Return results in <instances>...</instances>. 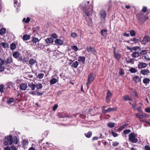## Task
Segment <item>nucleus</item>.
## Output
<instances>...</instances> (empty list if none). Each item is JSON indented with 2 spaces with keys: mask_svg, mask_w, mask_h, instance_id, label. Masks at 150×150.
I'll return each instance as SVG.
<instances>
[{
  "mask_svg": "<svg viewBox=\"0 0 150 150\" xmlns=\"http://www.w3.org/2000/svg\"><path fill=\"white\" fill-rule=\"evenodd\" d=\"M129 140L132 143H137L138 141L137 135L133 132L130 133L129 135Z\"/></svg>",
  "mask_w": 150,
  "mask_h": 150,
  "instance_id": "nucleus-1",
  "label": "nucleus"
},
{
  "mask_svg": "<svg viewBox=\"0 0 150 150\" xmlns=\"http://www.w3.org/2000/svg\"><path fill=\"white\" fill-rule=\"evenodd\" d=\"M9 142V145H11L13 143L12 136L10 135L8 137H6L4 140V143L6 145H7Z\"/></svg>",
  "mask_w": 150,
  "mask_h": 150,
  "instance_id": "nucleus-2",
  "label": "nucleus"
},
{
  "mask_svg": "<svg viewBox=\"0 0 150 150\" xmlns=\"http://www.w3.org/2000/svg\"><path fill=\"white\" fill-rule=\"evenodd\" d=\"M95 76L96 75L94 74H91L89 75L88 77V80L86 83V84L88 87V85L91 83L93 81Z\"/></svg>",
  "mask_w": 150,
  "mask_h": 150,
  "instance_id": "nucleus-3",
  "label": "nucleus"
},
{
  "mask_svg": "<svg viewBox=\"0 0 150 150\" xmlns=\"http://www.w3.org/2000/svg\"><path fill=\"white\" fill-rule=\"evenodd\" d=\"M136 117L139 118V120L141 122H146V121L143 119V118H146L147 117L146 114L145 113H142V114H140L139 113H137L136 114Z\"/></svg>",
  "mask_w": 150,
  "mask_h": 150,
  "instance_id": "nucleus-4",
  "label": "nucleus"
},
{
  "mask_svg": "<svg viewBox=\"0 0 150 150\" xmlns=\"http://www.w3.org/2000/svg\"><path fill=\"white\" fill-rule=\"evenodd\" d=\"M87 51L89 53H91L95 55H96L97 52L96 50L93 47H87L86 48Z\"/></svg>",
  "mask_w": 150,
  "mask_h": 150,
  "instance_id": "nucleus-5",
  "label": "nucleus"
},
{
  "mask_svg": "<svg viewBox=\"0 0 150 150\" xmlns=\"http://www.w3.org/2000/svg\"><path fill=\"white\" fill-rule=\"evenodd\" d=\"M138 66L139 69L144 68L147 67V64L145 63L139 62Z\"/></svg>",
  "mask_w": 150,
  "mask_h": 150,
  "instance_id": "nucleus-6",
  "label": "nucleus"
},
{
  "mask_svg": "<svg viewBox=\"0 0 150 150\" xmlns=\"http://www.w3.org/2000/svg\"><path fill=\"white\" fill-rule=\"evenodd\" d=\"M5 62L4 61L1 59H0V71H4V67L3 66Z\"/></svg>",
  "mask_w": 150,
  "mask_h": 150,
  "instance_id": "nucleus-7",
  "label": "nucleus"
},
{
  "mask_svg": "<svg viewBox=\"0 0 150 150\" xmlns=\"http://www.w3.org/2000/svg\"><path fill=\"white\" fill-rule=\"evenodd\" d=\"M100 15L101 18H105L106 16V13L103 10H101L100 12Z\"/></svg>",
  "mask_w": 150,
  "mask_h": 150,
  "instance_id": "nucleus-8",
  "label": "nucleus"
},
{
  "mask_svg": "<svg viewBox=\"0 0 150 150\" xmlns=\"http://www.w3.org/2000/svg\"><path fill=\"white\" fill-rule=\"evenodd\" d=\"M143 42L145 43H146L148 42H150V37L146 36L144 37L143 39Z\"/></svg>",
  "mask_w": 150,
  "mask_h": 150,
  "instance_id": "nucleus-9",
  "label": "nucleus"
},
{
  "mask_svg": "<svg viewBox=\"0 0 150 150\" xmlns=\"http://www.w3.org/2000/svg\"><path fill=\"white\" fill-rule=\"evenodd\" d=\"M27 88V84L25 83H22L20 85V88L22 91H25Z\"/></svg>",
  "mask_w": 150,
  "mask_h": 150,
  "instance_id": "nucleus-10",
  "label": "nucleus"
},
{
  "mask_svg": "<svg viewBox=\"0 0 150 150\" xmlns=\"http://www.w3.org/2000/svg\"><path fill=\"white\" fill-rule=\"evenodd\" d=\"M149 72V71L147 69L142 70L140 71V73L144 75H148Z\"/></svg>",
  "mask_w": 150,
  "mask_h": 150,
  "instance_id": "nucleus-11",
  "label": "nucleus"
},
{
  "mask_svg": "<svg viewBox=\"0 0 150 150\" xmlns=\"http://www.w3.org/2000/svg\"><path fill=\"white\" fill-rule=\"evenodd\" d=\"M133 80L136 83H137L141 81V78L137 76H136L134 77Z\"/></svg>",
  "mask_w": 150,
  "mask_h": 150,
  "instance_id": "nucleus-12",
  "label": "nucleus"
},
{
  "mask_svg": "<svg viewBox=\"0 0 150 150\" xmlns=\"http://www.w3.org/2000/svg\"><path fill=\"white\" fill-rule=\"evenodd\" d=\"M116 110L115 108H109L106 110H104L103 111V113H106L110 111H114Z\"/></svg>",
  "mask_w": 150,
  "mask_h": 150,
  "instance_id": "nucleus-13",
  "label": "nucleus"
},
{
  "mask_svg": "<svg viewBox=\"0 0 150 150\" xmlns=\"http://www.w3.org/2000/svg\"><path fill=\"white\" fill-rule=\"evenodd\" d=\"M69 55L71 59H73L76 57V54L74 52H71L69 53Z\"/></svg>",
  "mask_w": 150,
  "mask_h": 150,
  "instance_id": "nucleus-14",
  "label": "nucleus"
},
{
  "mask_svg": "<svg viewBox=\"0 0 150 150\" xmlns=\"http://www.w3.org/2000/svg\"><path fill=\"white\" fill-rule=\"evenodd\" d=\"M20 54L18 51H15L12 54L13 57L15 58H18Z\"/></svg>",
  "mask_w": 150,
  "mask_h": 150,
  "instance_id": "nucleus-15",
  "label": "nucleus"
},
{
  "mask_svg": "<svg viewBox=\"0 0 150 150\" xmlns=\"http://www.w3.org/2000/svg\"><path fill=\"white\" fill-rule=\"evenodd\" d=\"M55 42L56 44L57 45H61L63 44V42L61 40L57 39L55 41Z\"/></svg>",
  "mask_w": 150,
  "mask_h": 150,
  "instance_id": "nucleus-16",
  "label": "nucleus"
},
{
  "mask_svg": "<svg viewBox=\"0 0 150 150\" xmlns=\"http://www.w3.org/2000/svg\"><path fill=\"white\" fill-rule=\"evenodd\" d=\"M13 61L12 57H9L8 58L7 60L6 61V64H11L12 63Z\"/></svg>",
  "mask_w": 150,
  "mask_h": 150,
  "instance_id": "nucleus-17",
  "label": "nucleus"
},
{
  "mask_svg": "<svg viewBox=\"0 0 150 150\" xmlns=\"http://www.w3.org/2000/svg\"><path fill=\"white\" fill-rule=\"evenodd\" d=\"M39 40L38 38L36 37H33V39L32 40V42H33V45H35L36 43L38 42Z\"/></svg>",
  "mask_w": 150,
  "mask_h": 150,
  "instance_id": "nucleus-18",
  "label": "nucleus"
},
{
  "mask_svg": "<svg viewBox=\"0 0 150 150\" xmlns=\"http://www.w3.org/2000/svg\"><path fill=\"white\" fill-rule=\"evenodd\" d=\"M45 42L47 43H52L53 42V40L52 38H47L45 40Z\"/></svg>",
  "mask_w": 150,
  "mask_h": 150,
  "instance_id": "nucleus-19",
  "label": "nucleus"
},
{
  "mask_svg": "<svg viewBox=\"0 0 150 150\" xmlns=\"http://www.w3.org/2000/svg\"><path fill=\"white\" fill-rule=\"evenodd\" d=\"M30 36L27 34H25L23 35V39L24 40H29L30 38Z\"/></svg>",
  "mask_w": 150,
  "mask_h": 150,
  "instance_id": "nucleus-20",
  "label": "nucleus"
},
{
  "mask_svg": "<svg viewBox=\"0 0 150 150\" xmlns=\"http://www.w3.org/2000/svg\"><path fill=\"white\" fill-rule=\"evenodd\" d=\"M131 55L134 58H136L139 56V54L138 52H134Z\"/></svg>",
  "mask_w": 150,
  "mask_h": 150,
  "instance_id": "nucleus-21",
  "label": "nucleus"
},
{
  "mask_svg": "<svg viewBox=\"0 0 150 150\" xmlns=\"http://www.w3.org/2000/svg\"><path fill=\"white\" fill-rule=\"evenodd\" d=\"M36 63V61L33 59H30L29 61V64L31 65H34Z\"/></svg>",
  "mask_w": 150,
  "mask_h": 150,
  "instance_id": "nucleus-22",
  "label": "nucleus"
},
{
  "mask_svg": "<svg viewBox=\"0 0 150 150\" xmlns=\"http://www.w3.org/2000/svg\"><path fill=\"white\" fill-rule=\"evenodd\" d=\"M115 124L114 122H108L107 124V126L110 128H112L114 127Z\"/></svg>",
  "mask_w": 150,
  "mask_h": 150,
  "instance_id": "nucleus-23",
  "label": "nucleus"
},
{
  "mask_svg": "<svg viewBox=\"0 0 150 150\" xmlns=\"http://www.w3.org/2000/svg\"><path fill=\"white\" fill-rule=\"evenodd\" d=\"M0 45H2L4 48H7L8 47V44L7 43L4 42L0 43Z\"/></svg>",
  "mask_w": 150,
  "mask_h": 150,
  "instance_id": "nucleus-24",
  "label": "nucleus"
},
{
  "mask_svg": "<svg viewBox=\"0 0 150 150\" xmlns=\"http://www.w3.org/2000/svg\"><path fill=\"white\" fill-rule=\"evenodd\" d=\"M79 63L77 61H75L72 64L71 66L73 67L74 68H76L78 66Z\"/></svg>",
  "mask_w": 150,
  "mask_h": 150,
  "instance_id": "nucleus-25",
  "label": "nucleus"
},
{
  "mask_svg": "<svg viewBox=\"0 0 150 150\" xmlns=\"http://www.w3.org/2000/svg\"><path fill=\"white\" fill-rule=\"evenodd\" d=\"M16 45L14 43H11L10 45V49L11 50H13L16 48Z\"/></svg>",
  "mask_w": 150,
  "mask_h": 150,
  "instance_id": "nucleus-26",
  "label": "nucleus"
},
{
  "mask_svg": "<svg viewBox=\"0 0 150 150\" xmlns=\"http://www.w3.org/2000/svg\"><path fill=\"white\" fill-rule=\"evenodd\" d=\"M57 81V79L54 78L52 79L50 81V83L52 84H53L56 83Z\"/></svg>",
  "mask_w": 150,
  "mask_h": 150,
  "instance_id": "nucleus-27",
  "label": "nucleus"
},
{
  "mask_svg": "<svg viewBox=\"0 0 150 150\" xmlns=\"http://www.w3.org/2000/svg\"><path fill=\"white\" fill-rule=\"evenodd\" d=\"M78 60L79 61L81 62H84L85 61V57L83 56L79 57Z\"/></svg>",
  "mask_w": 150,
  "mask_h": 150,
  "instance_id": "nucleus-28",
  "label": "nucleus"
},
{
  "mask_svg": "<svg viewBox=\"0 0 150 150\" xmlns=\"http://www.w3.org/2000/svg\"><path fill=\"white\" fill-rule=\"evenodd\" d=\"M150 81V79L149 78H145L143 80V82L144 84H147L149 83Z\"/></svg>",
  "mask_w": 150,
  "mask_h": 150,
  "instance_id": "nucleus-29",
  "label": "nucleus"
},
{
  "mask_svg": "<svg viewBox=\"0 0 150 150\" xmlns=\"http://www.w3.org/2000/svg\"><path fill=\"white\" fill-rule=\"evenodd\" d=\"M85 135L87 138H90L92 135V132L90 131L88 133H85Z\"/></svg>",
  "mask_w": 150,
  "mask_h": 150,
  "instance_id": "nucleus-30",
  "label": "nucleus"
},
{
  "mask_svg": "<svg viewBox=\"0 0 150 150\" xmlns=\"http://www.w3.org/2000/svg\"><path fill=\"white\" fill-rule=\"evenodd\" d=\"M28 86L31 88L32 90H34L36 87V85L34 84H29Z\"/></svg>",
  "mask_w": 150,
  "mask_h": 150,
  "instance_id": "nucleus-31",
  "label": "nucleus"
},
{
  "mask_svg": "<svg viewBox=\"0 0 150 150\" xmlns=\"http://www.w3.org/2000/svg\"><path fill=\"white\" fill-rule=\"evenodd\" d=\"M83 9H86V6H83ZM84 12L85 13V14L88 16H89L90 15V13L89 11H87L86 10H85L84 11Z\"/></svg>",
  "mask_w": 150,
  "mask_h": 150,
  "instance_id": "nucleus-32",
  "label": "nucleus"
},
{
  "mask_svg": "<svg viewBox=\"0 0 150 150\" xmlns=\"http://www.w3.org/2000/svg\"><path fill=\"white\" fill-rule=\"evenodd\" d=\"M6 33V29L4 28H2L0 31V34L1 35H3Z\"/></svg>",
  "mask_w": 150,
  "mask_h": 150,
  "instance_id": "nucleus-33",
  "label": "nucleus"
},
{
  "mask_svg": "<svg viewBox=\"0 0 150 150\" xmlns=\"http://www.w3.org/2000/svg\"><path fill=\"white\" fill-rule=\"evenodd\" d=\"M28 144V142L27 140H24L23 141V146L24 147L26 145Z\"/></svg>",
  "mask_w": 150,
  "mask_h": 150,
  "instance_id": "nucleus-34",
  "label": "nucleus"
},
{
  "mask_svg": "<svg viewBox=\"0 0 150 150\" xmlns=\"http://www.w3.org/2000/svg\"><path fill=\"white\" fill-rule=\"evenodd\" d=\"M29 60V58L28 57H24L23 58V63H25L27 62Z\"/></svg>",
  "mask_w": 150,
  "mask_h": 150,
  "instance_id": "nucleus-35",
  "label": "nucleus"
},
{
  "mask_svg": "<svg viewBox=\"0 0 150 150\" xmlns=\"http://www.w3.org/2000/svg\"><path fill=\"white\" fill-rule=\"evenodd\" d=\"M125 100L127 101H131V99L129 98L128 96L126 95L124 96L123 98Z\"/></svg>",
  "mask_w": 150,
  "mask_h": 150,
  "instance_id": "nucleus-36",
  "label": "nucleus"
},
{
  "mask_svg": "<svg viewBox=\"0 0 150 150\" xmlns=\"http://www.w3.org/2000/svg\"><path fill=\"white\" fill-rule=\"evenodd\" d=\"M71 48L72 50H74L76 52L79 50V49L78 47L75 45L71 46Z\"/></svg>",
  "mask_w": 150,
  "mask_h": 150,
  "instance_id": "nucleus-37",
  "label": "nucleus"
},
{
  "mask_svg": "<svg viewBox=\"0 0 150 150\" xmlns=\"http://www.w3.org/2000/svg\"><path fill=\"white\" fill-rule=\"evenodd\" d=\"M129 70L132 73H135L137 71V70L135 68H130Z\"/></svg>",
  "mask_w": 150,
  "mask_h": 150,
  "instance_id": "nucleus-38",
  "label": "nucleus"
},
{
  "mask_svg": "<svg viewBox=\"0 0 150 150\" xmlns=\"http://www.w3.org/2000/svg\"><path fill=\"white\" fill-rule=\"evenodd\" d=\"M128 125V124H126L123 125L122 126L120 127L119 128V129L121 131L123 129L125 128L126 126H127Z\"/></svg>",
  "mask_w": 150,
  "mask_h": 150,
  "instance_id": "nucleus-39",
  "label": "nucleus"
},
{
  "mask_svg": "<svg viewBox=\"0 0 150 150\" xmlns=\"http://www.w3.org/2000/svg\"><path fill=\"white\" fill-rule=\"evenodd\" d=\"M114 54L115 58L118 60V59L120 57V55L119 54L115 53V51H114Z\"/></svg>",
  "mask_w": 150,
  "mask_h": 150,
  "instance_id": "nucleus-40",
  "label": "nucleus"
},
{
  "mask_svg": "<svg viewBox=\"0 0 150 150\" xmlns=\"http://www.w3.org/2000/svg\"><path fill=\"white\" fill-rule=\"evenodd\" d=\"M42 86L41 83H39L36 85V88L38 89H41L42 88Z\"/></svg>",
  "mask_w": 150,
  "mask_h": 150,
  "instance_id": "nucleus-41",
  "label": "nucleus"
},
{
  "mask_svg": "<svg viewBox=\"0 0 150 150\" xmlns=\"http://www.w3.org/2000/svg\"><path fill=\"white\" fill-rule=\"evenodd\" d=\"M23 21L26 23H28L30 21V18L29 17H28L26 19L25 18H24L23 20Z\"/></svg>",
  "mask_w": 150,
  "mask_h": 150,
  "instance_id": "nucleus-42",
  "label": "nucleus"
},
{
  "mask_svg": "<svg viewBox=\"0 0 150 150\" xmlns=\"http://www.w3.org/2000/svg\"><path fill=\"white\" fill-rule=\"evenodd\" d=\"M134 60L133 59H126V61L127 62L129 63H133L134 62Z\"/></svg>",
  "mask_w": 150,
  "mask_h": 150,
  "instance_id": "nucleus-43",
  "label": "nucleus"
},
{
  "mask_svg": "<svg viewBox=\"0 0 150 150\" xmlns=\"http://www.w3.org/2000/svg\"><path fill=\"white\" fill-rule=\"evenodd\" d=\"M130 35L132 36H134L135 35L136 33L135 31L134 30H131L130 32Z\"/></svg>",
  "mask_w": 150,
  "mask_h": 150,
  "instance_id": "nucleus-44",
  "label": "nucleus"
},
{
  "mask_svg": "<svg viewBox=\"0 0 150 150\" xmlns=\"http://www.w3.org/2000/svg\"><path fill=\"white\" fill-rule=\"evenodd\" d=\"M107 32L106 30H102L101 31L100 33L103 36H104Z\"/></svg>",
  "mask_w": 150,
  "mask_h": 150,
  "instance_id": "nucleus-45",
  "label": "nucleus"
},
{
  "mask_svg": "<svg viewBox=\"0 0 150 150\" xmlns=\"http://www.w3.org/2000/svg\"><path fill=\"white\" fill-rule=\"evenodd\" d=\"M71 37L75 38L77 37L78 35L76 33L73 32L71 33Z\"/></svg>",
  "mask_w": 150,
  "mask_h": 150,
  "instance_id": "nucleus-46",
  "label": "nucleus"
},
{
  "mask_svg": "<svg viewBox=\"0 0 150 150\" xmlns=\"http://www.w3.org/2000/svg\"><path fill=\"white\" fill-rule=\"evenodd\" d=\"M147 53V51L146 50H142L140 53V54L142 55H145Z\"/></svg>",
  "mask_w": 150,
  "mask_h": 150,
  "instance_id": "nucleus-47",
  "label": "nucleus"
},
{
  "mask_svg": "<svg viewBox=\"0 0 150 150\" xmlns=\"http://www.w3.org/2000/svg\"><path fill=\"white\" fill-rule=\"evenodd\" d=\"M112 96L111 93L109 91H108L107 92L106 97L110 98Z\"/></svg>",
  "mask_w": 150,
  "mask_h": 150,
  "instance_id": "nucleus-48",
  "label": "nucleus"
},
{
  "mask_svg": "<svg viewBox=\"0 0 150 150\" xmlns=\"http://www.w3.org/2000/svg\"><path fill=\"white\" fill-rule=\"evenodd\" d=\"M44 76V74L43 73L39 74L38 75V77L39 79H41L43 78Z\"/></svg>",
  "mask_w": 150,
  "mask_h": 150,
  "instance_id": "nucleus-49",
  "label": "nucleus"
},
{
  "mask_svg": "<svg viewBox=\"0 0 150 150\" xmlns=\"http://www.w3.org/2000/svg\"><path fill=\"white\" fill-rule=\"evenodd\" d=\"M112 144L114 146H116L118 145L119 143L117 142H112Z\"/></svg>",
  "mask_w": 150,
  "mask_h": 150,
  "instance_id": "nucleus-50",
  "label": "nucleus"
},
{
  "mask_svg": "<svg viewBox=\"0 0 150 150\" xmlns=\"http://www.w3.org/2000/svg\"><path fill=\"white\" fill-rule=\"evenodd\" d=\"M119 74L120 75H122L124 74V71L123 70L121 69L119 71Z\"/></svg>",
  "mask_w": 150,
  "mask_h": 150,
  "instance_id": "nucleus-51",
  "label": "nucleus"
},
{
  "mask_svg": "<svg viewBox=\"0 0 150 150\" xmlns=\"http://www.w3.org/2000/svg\"><path fill=\"white\" fill-rule=\"evenodd\" d=\"M130 41H132L134 43H136L138 41V40L135 38H134L130 40Z\"/></svg>",
  "mask_w": 150,
  "mask_h": 150,
  "instance_id": "nucleus-52",
  "label": "nucleus"
},
{
  "mask_svg": "<svg viewBox=\"0 0 150 150\" xmlns=\"http://www.w3.org/2000/svg\"><path fill=\"white\" fill-rule=\"evenodd\" d=\"M4 86L2 85H0V91L2 93L4 92Z\"/></svg>",
  "mask_w": 150,
  "mask_h": 150,
  "instance_id": "nucleus-53",
  "label": "nucleus"
},
{
  "mask_svg": "<svg viewBox=\"0 0 150 150\" xmlns=\"http://www.w3.org/2000/svg\"><path fill=\"white\" fill-rule=\"evenodd\" d=\"M14 99L13 98H10L8 100L7 102L8 103L10 104L12 103Z\"/></svg>",
  "mask_w": 150,
  "mask_h": 150,
  "instance_id": "nucleus-54",
  "label": "nucleus"
},
{
  "mask_svg": "<svg viewBox=\"0 0 150 150\" xmlns=\"http://www.w3.org/2000/svg\"><path fill=\"white\" fill-rule=\"evenodd\" d=\"M132 108L134 110H135V108L137 106V105L135 103H134L132 104Z\"/></svg>",
  "mask_w": 150,
  "mask_h": 150,
  "instance_id": "nucleus-55",
  "label": "nucleus"
},
{
  "mask_svg": "<svg viewBox=\"0 0 150 150\" xmlns=\"http://www.w3.org/2000/svg\"><path fill=\"white\" fill-rule=\"evenodd\" d=\"M131 132L130 129H127L124 131V133L125 134H127Z\"/></svg>",
  "mask_w": 150,
  "mask_h": 150,
  "instance_id": "nucleus-56",
  "label": "nucleus"
},
{
  "mask_svg": "<svg viewBox=\"0 0 150 150\" xmlns=\"http://www.w3.org/2000/svg\"><path fill=\"white\" fill-rule=\"evenodd\" d=\"M139 48V47H133L132 48V49H130V50H134L136 51Z\"/></svg>",
  "mask_w": 150,
  "mask_h": 150,
  "instance_id": "nucleus-57",
  "label": "nucleus"
},
{
  "mask_svg": "<svg viewBox=\"0 0 150 150\" xmlns=\"http://www.w3.org/2000/svg\"><path fill=\"white\" fill-rule=\"evenodd\" d=\"M144 59H146V60H150V58H149L148 56L147 55H145L144 57H143Z\"/></svg>",
  "mask_w": 150,
  "mask_h": 150,
  "instance_id": "nucleus-58",
  "label": "nucleus"
},
{
  "mask_svg": "<svg viewBox=\"0 0 150 150\" xmlns=\"http://www.w3.org/2000/svg\"><path fill=\"white\" fill-rule=\"evenodd\" d=\"M144 148L145 150H150V147L148 145L145 146Z\"/></svg>",
  "mask_w": 150,
  "mask_h": 150,
  "instance_id": "nucleus-59",
  "label": "nucleus"
},
{
  "mask_svg": "<svg viewBox=\"0 0 150 150\" xmlns=\"http://www.w3.org/2000/svg\"><path fill=\"white\" fill-rule=\"evenodd\" d=\"M147 10V8L146 6H144L143 7V9H142V11L144 12H146Z\"/></svg>",
  "mask_w": 150,
  "mask_h": 150,
  "instance_id": "nucleus-60",
  "label": "nucleus"
},
{
  "mask_svg": "<svg viewBox=\"0 0 150 150\" xmlns=\"http://www.w3.org/2000/svg\"><path fill=\"white\" fill-rule=\"evenodd\" d=\"M112 135L113 136V137H116L117 136L118 134H117L115 133V132H112Z\"/></svg>",
  "mask_w": 150,
  "mask_h": 150,
  "instance_id": "nucleus-61",
  "label": "nucleus"
},
{
  "mask_svg": "<svg viewBox=\"0 0 150 150\" xmlns=\"http://www.w3.org/2000/svg\"><path fill=\"white\" fill-rule=\"evenodd\" d=\"M52 37L54 38H56L57 37V35L55 33H53L52 34Z\"/></svg>",
  "mask_w": 150,
  "mask_h": 150,
  "instance_id": "nucleus-62",
  "label": "nucleus"
},
{
  "mask_svg": "<svg viewBox=\"0 0 150 150\" xmlns=\"http://www.w3.org/2000/svg\"><path fill=\"white\" fill-rule=\"evenodd\" d=\"M58 107V105L57 104H56L54 105L53 108V111H54L56 110Z\"/></svg>",
  "mask_w": 150,
  "mask_h": 150,
  "instance_id": "nucleus-63",
  "label": "nucleus"
},
{
  "mask_svg": "<svg viewBox=\"0 0 150 150\" xmlns=\"http://www.w3.org/2000/svg\"><path fill=\"white\" fill-rule=\"evenodd\" d=\"M145 111L146 112H150V108H147L145 109Z\"/></svg>",
  "mask_w": 150,
  "mask_h": 150,
  "instance_id": "nucleus-64",
  "label": "nucleus"
}]
</instances>
